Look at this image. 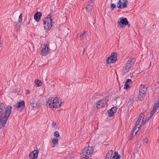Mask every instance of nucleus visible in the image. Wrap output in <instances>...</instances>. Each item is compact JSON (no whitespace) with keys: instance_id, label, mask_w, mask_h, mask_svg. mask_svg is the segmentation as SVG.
Masks as SVG:
<instances>
[{"instance_id":"nucleus-30","label":"nucleus","mask_w":159,"mask_h":159,"mask_svg":"<svg viewBox=\"0 0 159 159\" xmlns=\"http://www.w3.org/2000/svg\"><path fill=\"white\" fill-rule=\"evenodd\" d=\"M54 136L56 138L58 137L59 136V133L58 131H56L54 132Z\"/></svg>"},{"instance_id":"nucleus-47","label":"nucleus","mask_w":159,"mask_h":159,"mask_svg":"<svg viewBox=\"0 0 159 159\" xmlns=\"http://www.w3.org/2000/svg\"><path fill=\"white\" fill-rule=\"evenodd\" d=\"M65 29H66V30H68V28L65 27Z\"/></svg>"},{"instance_id":"nucleus-7","label":"nucleus","mask_w":159,"mask_h":159,"mask_svg":"<svg viewBox=\"0 0 159 159\" xmlns=\"http://www.w3.org/2000/svg\"><path fill=\"white\" fill-rule=\"evenodd\" d=\"M25 107V104L24 101L17 102L16 105V107L20 111H22Z\"/></svg>"},{"instance_id":"nucleus-45","label":"nucleus","mask_w":159,"mask_h":159,"mask_svg":"<svg viewBox=\"0 0 159 159\" xmlns=\"http://www.w3.org/2000/svg\"><path fill=\"white\" fill-rule=\"evenodd\" d=\"M85 48H84V50H83V54H84V52H85Z\"/></svg>"},{"instance_id":"nucleus-43","label":"nucleus","mask_w":159,"mask_h":159,"mask_svg":"<svg viewBox=\"0 0 159 159\" xmlns=\"http://www.w3.org/2000/svg\"><path fill=\"white\" fill-rule=\"evenodd\" d=\"M17 91V88H16L14 89L13 92L15 93H16Z\"/></svg>"},{"instance_id":"nucleus-32","label":"nucleus","mask_w":159,"mask_h":159,"mask_svg":"<svg viewBox=\"0 0 159 159\" xmlns=\"http://www.w3.org/2000/svg\"><path fill=\"white\" fill-rule=\"evenodd\" d=\"M143 142L144 143H145L146 144H147L148 142V138H145L143 139Z\"/></svg>"},{"instance_id":"nucleus-36","label":"nucleus","mask_w":159,"mask_h":159,"mask_svg":"<svg viewBox=\"0 0 159 159\" xmlns=\"http://www.w3.org/2000/svg\"><path fill=\"white\" fill-rule=\"evenodd\" d=\"M156 111L152 110L151 111V112L150 113V116H151V117H152V115H153L154 114H155Z\"/></svg>"},{"instance_id":"nucleus-41","label":"nucleus","mask_w":159,"mask_h":159,"mask_svg":"<svg viewBox=\"0 0 159 159\" xmlns=\"http://www.w3.org/2000/svg\"><path fill=\"white\" fill-rule=\"evenodd\" d=\"M112 108H115V109H113L112 110L113 112L114 113H115L116 112V110L117 109V108L116 107H113Z\"/></svg>"},{"instance_id":"nucleus-9","label":"nucleus","mask_w":159,"mask_h":159,"mask_svg":"<svg viewBox=\"0 0 159 159\" xmlns=\"http://www.w3.org/2000/svg\"><path fill=\"white\" fill-rule=\"evenodd\" d=\"M97 108L98 109L107 106V103L104 100H100L97 102Z\"/></svg>"},{"instance_id":"nucleus-14","label":"nucleus","mask_w":159,"mask_h":159,"mask_svg":"<svg viewBox=\"0 0 159 159\" xmlns=\"http://www.w3.org/2000/svg\"><path fill=\"white\" fill-rule=\"evenodd\" d=\"M42 13L40 12H37L34 16V18L37 22L39 21L41 18Z\"/></svg>"},{"instance_id":"nucleus-28","label":"nucleus","mask_w":159,"mask_h":159,"mask_svg":"<svg viewBox=\"0 0 159 159\" xmlns=\"http://www.w3.org/2000/svg\"><path fill=\"white\" fill-rule=\"evenodd\" d=\"M92 7L88 6V7L86 8V10L88 12H90L92 11Z\"/></svg>"},{"instance_id":"nucleus-3","label":"nucleus","mask_w":159,"mask_h":159,"mask_svg":"<svg viewBox=\"0 0 159 159\" xmlns=\"http://www.w3.org/2000/svg\"><path fill=\"white\" fill-rule=\"evenodd\" d=\"M52 19L51 16L48 15L43 20L44 30L48 31L52 27Z\"/></svg>"},{"instance_id":"nucleus-21","label":"nucleus","mask_w":159,"mask_h":159,"mask_svg":"<svg viewBox=\"0 0 159 159\" xmlns=\"http://www.w3.org/2000/svg\"><path fill=\"white\" fill-rule=\"evenodd\" d=\"M144 116L143 114L141 113L139 116L137 120L141 122V120L142 119V121H143V120L144 118Z\"/></svg>"},{"instance_id":"nucleus-25","label":"nucleus","mask_w":159,"mask_h":159,"mask_svg":"<svg viewBox=\"0 0 159 159\" xmlns=\"http://www.w3.org/2000/svg\"><path fill=\"white\" fill-rule=\"evenodd\" d=\"M34 83L37 85V87H39L41 86V85L39 84L41 83V81L40 80H36L34 81Z\"/></svg>"},{"instance_id":"nucleus-4","label":"nucleus","mask_w":159,"mask_h":159,"mask_svg":"<svg viewBox=\"0 0 159 159\" xmlns=\"http://www.w3.org/2000/svg\"><path fill=\"white\" fill-rule=\"evenodd\" d=\"M135 61V59L133 57L131 58L128 61L123 67V72L124 74H125L126 73L129 71L130 69L132 67Z\"/></svg>"},{"instance_id":"nucleus-35","label":"nucleus","mask_w":159,"mask_h":159,"mask_svg":"<svg viewBox=\"0 0 159 159\" xmlns=\"http://www.w3.org/2000/svg\"><path fill=\"white\" fill-rule=\"evenodd\" d=\"M138 126L135 125V126H134V128H133V129L132 130V132H135H135H136V131H135V130L138 129Z\"/></svg>"},{"instance_id":"nucleus-34","label":"nucleus","mask_w":159,"mask_h":159,"mask_svg":"<svg viewBox=\"0 0 159 159\" xmlns=\"http://www.w3.org/2000/svg\"><path fill=\"white\" fill-rule=\"evenodd\" d=\"M129 84L125 83V86L124 87V88L125 89H127L129 88Z\"/></svg>"},{"instance_id":"nucleus-6","label":"nucleus","mask_w":159,"mask_h":159,"mask_svg":"<svg viewBox=\"0 0 159 159\" xmlns=\"http://www.w3.org/2000/svg\"><path fill=\"white\" fill-rule=\"evenodd\" d=\"M120 21H118L117 23L121 27H124L125 26H126L128 25L129 22L127 20V18L123 17H120L119 18Z\"/></svg>"},{"instance_id":"nucleus-49","label":"nucleus","mask_w":159,"mask_h":159,"mask_svg":"<svg viewBox=\"0 0 159 159\" xmlns=\"http://www.w3.org/2000/svg\"><path fill=\"white\" fill-rule=\"evenodd\" d=\"M53 147H54V146H55V145H53Z\"/></svg>"},{"instance_id":"nucleus-12","label":"nucleus","mask_w":159,"mask_h":159,"mask_svg":"<svg viewBox=\"0 0 159 159\" xmlns=\"http://www.w3.org/2000/svg\"><path fill=\"white\" fill-rule=\"evenodd\" d=\"M48 51V45L47 43L44 44L41 50V55L42 56H45L46 55V53Z\"/></svg>"},{"instance_id":"nucleus-37","label":"nucleus","mask_w":159,"mask_h":159,"mask_svg":"<svg viewBox=\"0 0 159 159\" xmlns=\"http://www.w3.org/2000/svg\"><path fill=\"white\" fill-rule=\"evenodd\" d=\"M158 107L159 106H156L155 105L153 107V108L152 110L156 111L157 109L158 108Z\"/></svg>"},{"instance_id":"nucleus-44","label":"nucleus","mask_w":159,"mask_h":159,"mask_svg":"<svg viewBox=\"0 0 159 159\" xmlns=\"http://www.w3.org/2000/svg\"><path fill=\"white\" fill-rule=\"evenodd\" d=\"M30 93V91L29 90H27L26 93L27 94H29Z\"/></svg>"},{"instance_id":"nucleus-15","label":"nucleus","mask_w":159,"mask_h":159,"mask_svg":"<svg viewBox=\"0 0 159 159\" xmlns=\"http://www.w3.org/2000/svg\"><path fill=\"white\" fill-rule=\"evenodd\" d=\"M113 154V151L112 150H110L109 151L107 154L105 159H114V155L112 156Z\"/></svg>"},{"instance_id":"nucleus-13","label":"nucleus","mask_w":159,"mask_h":159,"mask_svg":"<svg viewBox=\"0 0 159 159\" xmlns=\"http://www.w3.org/2000/svg\"><path fill=\"white\" fill-rule=\"evenodd\" d=\"M117 54L116 53L112 52L110 56V57L111 58L112 60L111 62H112V63H115L117 60Z\"/></svg>"},{"instance_id":"nucleus-10","label":"nucleus","mask_w":159,"mask_h":159,"mask_svg":"<svg viewBox=\"0 0 159 159\" xmlns=\"http://www.w3.org/2000/svg\"><path fill=\"white\" fill-rule=\"evenodd\" d=\"M61 100L59 99L56 97L55 98L53 108H58L61 107L62 104V102H61Z\"/></svg>"},{"instance_id":"nucleus-38","label":"nucleus","mask_w":159,"mask_h":159,"mask_svg":"<svg viewBox=\"0 0 159 159\" xmlns=\"http://www.w3.org/2000/svg\"><path fill=\"white\" fill-rule=\"evenodd\" d=\"M116 6L114 4H111V10H113L114 8L116 7Z\"/></svg>"},{"instance_id":"nucleus-23","label":"nucleus","mask_w":159,"mask_h":159,"mask_svg":"<svg viewBox=\"0 0 159 159\" xmlns=\"http://www.w3.org/2000/svg\"><path fill=\"white\" fill-rule=\"evenodd\" d=\"M114 154V159L115 158L116 159H120V156L118 154V153L117 152H115Z\"/></svg>"},{"instance_id":"nucleus-18","label":"nucleus","mask_w":159,"mask_h":159,"mask_svg":"<svg viewBox=\"0 0 159 159\" xmlns=\"http://www.w3.org/2000/svg\"><path fill=\"white\" fill-rule=\"evenodd\" d=\"M113 109H115V108H111V109L108 110V112L109 117H111L114 115V113L112 111Z\"/></svg>"},{"instance_id":"nucleus-48","label":"nucleus","mask_w":159,"mask_h":159,"mask_svg":"<svg viewBox=\"0 0 159 159\" xmlns=\"http://www.w3.org/2000/svg\"><path fill=\"white\" fill-rule=\"evenodd\" d=\"M121 98L122 99H124V97L123 96H122L121 97Z\"/></svg>"},{"instance_id":"nucleus-27","label":"nucleus","mask_w":159,"mask_h":159,"mask_svg":"<svg viewBox=\"0 0 159 159\" xmlns=\"http://www.w3.org/2000/svg\"><path fill=\"white\" fill-rule=\"evenodd\" d=\"M30 106L32 107L33 108H35L37 107V103H30Z\"/></svg>"},{"instance_id":"nucleus-1","label":"nucleus","mask_w":159,"mask_h":159,"mask_svg":"<svg viewBox=\"0 0 159 159\" xmlns=\"http://www.w3.org/2000/svg\"><path fill=\"white\" fill-rule=\"evenodd\" d=\"M5 107L3 103H0V123L2 122V127H4L11 114L12 107L11 106H8L4 111Z\"/></svg>"},{"instance_id":"nucleus-17","label":"nucleus","mask_w":159,"mask_h":159,"mask_svg":"<svg viewBox=\"0 0 159 159\" xmlns=\"http://www.w3.org/2000/svg\"><path fill=\"white\" fill-rule=\"evenodd\" d=\"M142 121L141 122H140L139 121L137 120L135 125L138 126V129L137 130L136 132L135 133V135H136L137 134V133L139 130V129L141 126V124L142 123Z\"/></svg>"},{"instance_id":"nucleus-26","label":"nucleus","mask_w":159,"mask_h":159,"mask_svg":"<svg viewBox=\"0 0 159 159\" xmlns=\"http://www.w3.org/2000/svg\"><path fill=\"white\" fill-rule=\"evenodd\" d=\"M134 96L132 95V97H131L129 101V103L130 104H132L133 103L134 99Z\"/></svg>"},{"instance_id":"nucleus-2","label":"nucleus","mask_w":159,"mask_h":159,"mask_svg":"<svg viewBox=\"0 0 159 159\" xmlns=\"http://www.w3.org/2000/svg\"><path fill=\"white\" fill-rule=\"evenodd\" d=\"M93 151V147L89 146L85 148L81 154V159H87L92 155Z\"/></svg>"},{"instance_id":"nucleus-39","label":"nucleus","mask_w":159,"mask_h":159,"mask_svg":"<svg viewBox=\"0 0 159 159\" xmlns=\"http://www.w3.org/2000/svg\"><path fill=\"white\" fill-rule=\"evenodd\" d=\"M151 117V116H149L147 117L146 119L145 122L148 121Z\"/></svg>"},{"instance_id":"nucleus-5","label":"nucleus","mask_w":159,"mask_h":159,"mask_svg":"<svg viewBox=\"0 0 159 159\" xmlns=\"http://www.w3.org/2000/svg\"><path fill=\"white\" fill-rule=\"evenodd\" d=\"M147 90L146 88L143 85H141L139 89V92L138 94V98L140 101H143L145 97V93Z\"/></svg>"},{"instance_id":"nucleus-20","label":"nucleus","mask_w":159,"mask_h":159,"mask_svg":"<svg viewBox=\"0 0 159 159\" xmlns=\"http://www.w3.org/2000/svg\"><path fill=\"white\" fill-rule=\"evenodd\" d=\"M86 32L85 31L79 37L80 40H83L84 38L86 36Z\"/></svg>"},{"instance_id":"nucleus-11","label":"nucleus","mask_w":159,"mask_h":159,"mask_svg":"<svg viewBox=\"0 0 159 159\" xmlns=\"http://www.w3.org/2000/svg\"><path fill=\"white\" fill-rule=\"evenodd\" d=\"M39 153V151L38 150H34L31 152L29 155L30 159H34L37 158Z\"/></svg>"},{"instance_id":"nucleus-24","label":"nucleus","mask_w":159,"mask_h":159,"mask_svg":"<svg viewBox=\"0 0 159 159\" xmlns=\"http://www.w3.org/2000/svg\"><path fill=\"white\" fill-rule=\"evenodd\" d=\"M58 139L57 138H53L52 140V143L54 144H56L58 142Z\"/></svg>"},{"instance_id":"nucleus-16","label":"nucleus","mask_w":159,"mask_h":159,"mask_svg":"<svg viewBox=\"0 0 159 159\" xmlns=\"http://www.w3.org/2000/svg\"><path fill=\"white\" fill-rule=\"evenodd\" d=\"M54 100V98H52L50 100L47 102V105L49 106L50 108H53Z\"/></svg>"},{"instance_id":"nucleus-31","label":"nucleus","mask_w":159,"mask_h":159,"mask_svg":"<svg viewBox=\"0 0 159 159\" xmlns=\"http://www.w3.org/2000/svg\"><path fill=\"white\" fill-rule=\"evenodd\" d=\"M111 60H112L110 56L108 57L107 60V63L108 64H110L111 63H112V62H111Z\"/></svg>"},{"instance_id":"nucleus-46","label":"nucleus","mask_w":159,"mask_h":159,"mask_svg":"<svg viewBox=\"0 0 159 159\" xmlns=\"http://www.w3.org/2000/svg\"><path fill=\"white\" fill-rule=\"evenodd\" d=\"M2 122L1 123H0V129L1 128V124H2Z\"/></svg>"},{"instance_id":"nucleus-29","label":"nucleus","mask_w":159,"mask_h":159,"mask_svg":"<svg viewBox=\"0 0 159 159\" xmlns=\"http://www.w3.org/2000/svg\"><path fill=\"white\" fill-rule=\"evenodd\" d=\"M22 20V15L21 14L19 16L18 20V22L21 23Z\"/></svg>"},{"instance_id":"nucleus-22","label":"nucleus","mask_w":159,"mask_h":159,"mask_svg":"<svg viewBox=\"0 0 159 159\" xmlns=\"http://www.w3.org/2000/svg\"><path fill=\"white\" fill-rule=\"evenodd\" d=\"M21 25V23L19 22L16 24L15 26V29L16 31H18V30L20 29Z\"/></svg>"},{"instance_id":"nucleus-19","label":"nucleus","mask_w":159,"mask_h":159,"mask_svg":"<svg viewBox=\"0 0 159 159\" xmlns=\"http://www.w3.org/2000/svg\"><path fill=\"white\" fill-rule=\"evenodd\" d=\"M95 0H90L88 2V6L93 7L94 5V2Z\"/></svg>"},{"instance_id":"nucleus-33","label":"nucleus","mask_w":159,"mask_h":159,"mask_svg":"<svg viewBox=\"0 0 159 159\" xmlns=\"http://www.w3.org/2000/svg\"><path fill=\"white\" fill-rule=\"evenodd\" d=\"M134 132H131V133L129 137V140H131L134 137Z\"/></svg>"},{"instance_id":"nucleus-42","label":"nucleus","mask_w":159,"mask_h":159,"mask_svg":"<svg viewBox=\"0 0 159 159\" xmlns=\"http://www.w3.org/2000/svg\"><path fill=\"white\" fill-rule=\"evenodd\" d=\"M132 80L131 79H127L125 82V83H126V84H128V83L130 82V81H131Z\"/></svg>"},{"instance_id":"nucleus-40","label":"nucleus","mask_w":159,"mask_h":159,"mask_svg":"<svg viewBox=\"0 0 159 159\" xmlns=\"http://www.w3.org/2000/svg\"><path fill=\"white\" fill-rule=\"evenodd\" d=\"M155 105L159 106V98L157 100Z\"/></svg>"},{"instance_id":"nucleus-8","label":"nucleus","mask_w":159,"mask_h":159,"mask_svg":"<svg viewBox=\"0 0 159 159\" xmlns=\"http://www.w3.org/2000/svg\"><path fill=\"white\" fill-rule=\"evenodd\" d=\"M128 2L126 0H119L117 5V7L119 8H123L127 7Z\"/></svg>"}]
</instances>
